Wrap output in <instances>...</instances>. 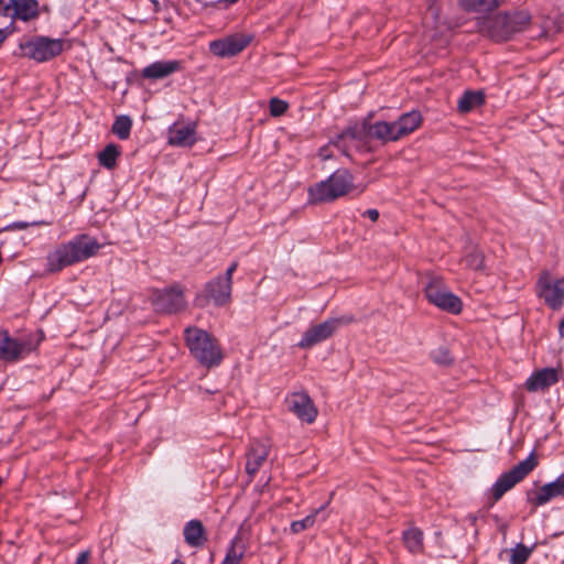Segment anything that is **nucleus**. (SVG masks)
Listing matches in <instances>:
<instances>
[{
	"label": "nucleus",
	"instance_id": "nucleus-20",
	"mask_svg": "<svg viewBox=\"0 0 564 564\" xmlns=\"http://www.w3.org/2000/svg\"><path fill=\"white\" fill-rule=\"evenodd\" d=\"M185 543L194 549H200L208 540L207 531L203 522L198 519L189 520L183 528Z\"/></svg>",
	"mask_w": 564,
	"mask_h": 564
},
{
	"label": "nucleus",
	"instance_id": "nucleus-14",
	"mask_svg": "<svg viewBox=\"0 0 564 564\" xmlns=\"http://www.w3.org/2000/svg\"><path fill=\"white\" fill-rule=\"evenodd\" d=\"M350 321V318H330L321 324L314 325L303 334L297 346L303 349L312 348L318 343L329 338L341 323H349Z\"/></svg>",
	"mask_w": 564,
	"mask_h": 564
},
{
	"label": "nucleus",
	"instance_id": "nucleus-11",
	"mask_svg": "<svg viewBox=\"0 0 564 564\" xmlns=\"http://www.w3.org/2000/svg\"><path fill=\"white\" fill-rule=\"evenodd\" d=\"M556 498H564V473L542 486L534 482V486L525 491V501L533 508L545 506Z\"/></svg>",
	"mask_w": 564,
	"mask_h": 564
},
{
	"label": "nucleus",
	"instance_id": "nucleus-44",
	"mask_svg": "<svg viewBox=\"0 0 564 564\" xmlns=\"http://www.w3.org/2000/svg\"><path fill=\"white\" fill-rule=\"evenodd\" d=\"M506 2H507V0H495L496 8H498L500 4H503Z\"/></svg>",
	"mask_w": 564,
	"mask_h": 564
},
{
	"label": "nucleus",
	"instance_id": "nucleus-36",
	"mask_svg": "<svg viewBox=\"0 0 564 564\" xmlns=\"http://www.w3.org/2000/svg\"><path fill=\"white\" fill-rule=\"evenodd\" d=\"M89 560H90V551L85 550L78 554L75 564H90Z\"/></svg>",
	"mask_w": 564,
	"mask_h": 564
},
{
	"label": "nucleus",
	"instance_id": "nucleus-22",
	"mask_svg": "<svg viewBox=\"0 0 564 564\" xmlns=\"http://www.w3.org/2000/svg\"><path fill=\"white\" fill-rule=\"evenodd\" d=\"M195 126L174 124L169 129V143L176 147H191L195 143Z\"/></svg>",
	"mask_w": 564,
	"mask_h": 564
},
{
	"label": "nucleus",
	"instance_id": "nucleus-12",
	"mask_svg": "<svg viewBox=\"0 0 564 564\" xmlns=\"http://www.w3.org/2000/svg\"><path fill=\"white\" fill-rule=\"evenodd\" d=\"M41 339H15L8 332L0 333V360L14 362L35 350Z\"/></svg>",
	"mask_w": 564,
	"mask_h": 564
},
{
	"label": "nucleus",
	"instance_id": "nucleus-16",
	"mask_svg": "<svg viewBox=\"0 0 564 564\" xmlns=\"http://www.w3.org/2000/svg\"><path fill=\"white\" fill-rule=\"evenodd\" d=\"M250 42V36L236 34L210 42L209 50L218 57H231L242 52Z\"/></svg>",
	"mask_w": 564,
	"mask_h": 564
},
{
	"label": "nucleus",
	"instance_id": "nucleus-42",
	"mask_svg": "<svg viewBox=\"0 0 564 564\" xmlns=\"http://www.w3.org/2000/svg\"><path fill=\"white\" fill-rule=\"evenodd\" d=\"M150 1H151V2L153 3V6H154L153 11H154V12H159V11H160V4H159V1H158V0H150Z\"/></svg>",
	"mask_w": 564,
	"mask_h": 564
},
{
	"label": "nucleus",
	"instance_id": "nucleus-46",
	"mask_svg": "<svg viewBox=\"0 0 564 564\" xmlns=\"http://www.w3.org/2000/svg\"><path fill=\"white\" fill-rule=\"evenodd\" d=\"M560 32V29L556 28L554 31H552V34H555V33H558Z\"/></svg>",
	"mask_w": 564,
	"mask_h": 564
},
{
	"label": "nucleus",
	"instance_id": "nucleus-41",
	"mask_svg": "<svg viewBox=\"0 0 564 564\" xmlns=\"http://www.w3.org/2000/svg\"><path fill=\"white\" fill-rule=\"evenodd\" d=\"M558 334L561 337H564V318L560 322Z\"/></svg>",
	"mask_w": 564,
	"mask_h": 564
},
{
	"label": "nucleus",
	"instance_id": "nucleus-7",
	"mask_svg": "<svg viewBox=\"0 0 564 564\" xmlns=\"http://www.w3.org/2000/svg\"><path fill=\"white\" fill-rule=\"evenodd\" d=\"M330 144L346 156H349L351 151H369L367 121L356 122L347 127L330 140Z\"/></svg>",
	"mask_w": 564,
	"mask_h": 564
},
{
	"label": "nucleus",
	"instance_id": "nucleus-19",
	"mask_svg": "<svg viewBox=\"0 0 564 564\" xmlns=\"http://www.w3.org/2000/svg\"><path fill=\"white\" fill-rule=\"evenodd\" d=\"M270 444L268 441L256 440L251 443L246 462V471L253 476L258 473L269 455Z\"/></svg>",
	"mask_w": 564,
	"mask_h": 564
},
{
	"label": "nucleus",
	"instance_id": "nucleus-24",
	"mask_svg": "<svg viewBox=\"0 0 564 564\" xmlns=\"http://www.w3.org/2000/svg\"><path fill=\"white\" fill-rule=\"evenodd\" d=\"M368 139L375 138L383 143L398 141V134L394 130V123L388 121H376L370 124L367 121Z\"/></svg>",
	"mask_w": 564,
	"mask_h": 564
},
{
	"label": "nucleus",
	"instance_id": "nucleus-10",
	"mask_svg": "<svg viewBox=\"0 0 564 564\" xmlns=\"http://www.w3.org/2000/svg\"><path fill=\"white\" fill-rule=\"evenodd\" d=\"M150 300L154 311L162 314L178 313L186 307L184 291L177 284L153 291Z\"/></svg>",
	"mask_w": 564,
	"mask_h": 564
},
{
	"label": "nucleus",
	"instance_id": "nucleus-45",
	"mask_svg": "<svg viewBox=\"0 0 564 564\" xmlns=\"http://www.w3.org/2000/svg\"><path fill=\"white\" fill-rule=\"evenodd\" d=\"M172 564H185L182 560L176 558L172 562Z\"/></svg>",
	"mask_w": 564,
	"mask_h": 564
},
{
	"label": "nucleus",
	"instance_id": "nucleus-9",
	"mask_svg": "<svg viewBox=\"0 0 564 564\" xmlns=\"http://www.w3.org/2000/svg\"><path fill=\"white\" fill-rule=\"evenodd\" d=\"M538 465L534 453L514 465L510 470L502 473L496 479V502L517 484L522 481Z\"/></svg>",
	"mask_w": 564,
	"mask_h": 564
},
{
	"label": "nucleus",
	"instance_id": "nucleus-27",
	"mask_svg": "<svg viewBox=\"0 0 564 564\" xmlns=\"http://www.w3.org/2000/svg\"><path fill=\"white\" fill-rule=\"evenodd\" d=\"M534 551V545L527 546L523 543H517L513 547L509 550H502L499 553V557H502L505 553L509 554V563L510 564H527L530 556Z\"/></svg>",
	"mask_w": 564,
	"mask_h": 564
},
{
	"label": "nucleus",
	"instance_id": "nucleus-43",
	"mask_svg": "<svg viewBox=\"0 0 564 564\" xmlns=\"http://www.w3.org/2000/svg\"><path fill=\"white\" fill-rule=\"evenodd\" d=\"M14 226L19 229H25L28 227V224L26 223H17Z\"/></svg>",
	"mask_w": 564,
	"mask_h": 564
},
{
	"label": "nucleus",
	"instance_id": "nucleus-28",
	"mask_svg": "<svg viewBox=\"0 0 564 564\" xmlns=\"http://www.w3.org/2000/svg\"><path fill=\"white\" fill-rule=\"evenodd\" d=\"M240 542L241 536L239 534L231 539L230 544L226 551V555L220 564H240L246 551L245 545L238 547Z\"/></svg>",
	"mask_w": 564,
	"mask_h": 564
},
{
	"label": "nucleus",
	"instance_id": "nucleus-2",
	"mask_svg": "<svg viewBox=\"0 0 564 564\" xmlns=\"http://www.w3.org/2000/svg\"><path fill=\"white\" fill-rule=\"evenodd\" d=\"M356 188L352 174L339 169L326 180L315 183L308 188V202L313 205L330 203Z\"/></svg>",
	"mask_w": 564,
	"mask_h": 564
},
{
	"label": "nucleus",
	"instance_id": "nucleus-6",
	"mask_svg": "<svg viewBox=\"0 0 564 564\" xmlns=\"http://www.w3.org/2000/svg\"><path fill=\"white\" fill-rule=\"evenodd\" d=\"M424 286V294L430 303L452 314H459L463 310L462 300L449 292L440 276L430 275Z\"/></svg>",
	"mask_w": 564,
	"mask_h": 564
},
{
	"label": "nucleus",
	"instance_id": "nucleus-31",
	"mask_svg": "<svg viewBox=\"0 0 564 564\" xmlns=\"http://www.w3.org/2000/svg\"><path fill=\"white\" fill-rule=\"evenodd\" d=\"M462 8L466 11L490 12L494 7V0H459Z\"/></svg>",
	"mask_w": 564,
	"mask_h": 564
},
{
	"label": "nucleus",
	"instance_id": "nucleus-30",
	"mask_svg": "<svg viewBox=\"0 0 564 564\" xmlns=\"http://www.w3.org/2000/svg\"><path fill=\"white\" fill-rule=\"evenodd\" d=\"M132 120L128 116H119L116 118L111 131L120 139L126 140L130 137Z\"/></svg>",
	"mask_w": 564,
	"mask_h": 564
},
{
	"label": "nucleus",
	"instance_id": "nucleus-34",
	"mask_svg": "<svg viewBox=\"0 0 564 564\" xmlns=\"http://www.w3.org/2000/svg\"><path fill=\"white\" fill-rule=\"evenodd\" d=\"M465 263L474 270H481L484 268V254L479 251H473L465 257Z\"/></svg>",
	"mask_w": 564,
	"mask_h": 564
},
{
	"label": "nucleus",
	"instance_id": "nucleus-47",
	"mask_svg": "<svg viewBox=\"0 0 564 564\" xmlns=\"http://www.w3.org/2000/svg\"><path fill=\"white\" fill-rule=\"evenodd\" d=\"M500 530L505 533V527L503 525L500 527Z\"/></svg>",
	"mask_w": 564,
	"mask_h": 564
},
{
	"label": "nucleus",
	"instance_id": "nucleus-8",
	"mask_svg": "<svg viewBox=\"0 0 564 564\" xmlns=\"http://www.w3.org/2000/svg\"><path fill=\"white\" fill-rule=\"evenodd\" d=\"M530 20L527 11L496 12V42L512 40L527 29Z\"/></svg>",
	"mask_w": 564,
	"mask_h": 564
},
{
	"label": "nucleus",
	"instance_id": "nucleus-1",
	"mask_svg": "<svg viewBox=\"0 0 564 564\" xmlns=\"http://www.w3.org/2000/svg\"><path fill=\"white\" fill-rule=\"evenodd\" d=\"M101 245L87 234L75 236L67 242L57 245L46 256V272L57 273L67 267L86 261L96 256Z\"/></svg>",
	"mask_w": 564,
	"mask_h": 564
},
{
	"label": "nucleus",
	"instance_id": "nucleus-21",
	"mask_svg": "<svg viewBox=\"0 0 564 564\" xmlns=\"http://www.w3.org/2000/svg\"><path fill=\"white\" fill-rule=\"evenodd\" d=\"M422 122V115L417 110H412L400 116L398 120L393 121L398 139L400 140L414 132Z\"/></svg>",
	"mask_w": 564,
	"mask_h": 564
},
{
	"label": "nucleus",
	"instance_id": "nucleus-29",
	"mask_svg": "<svg viewBox=\"0 0 564 564\" xmlns=\"http://www.w3.org/2000/svg\"><path fill=\"white\" fill-rule=\"evenodd\" d=\"M120 155V149L115 143H109L105 149L98 153V162L101 166L112 170L117 165V160Z\"/></svg>",
	"mask_w": 564,
	"mask_h": 564
},
{
	"label": "nucleus",
	"instance_id": "nucleus-25",
	"mask_svg": "<svg viewBox=\"0 0 564 564\" xmlns=\"http://www.w3.org/2000/svg\"><path fill=\"white\" fill-rule=\"evenodd\" d=\"M423 531L416 527H412L402 533V541L405 549L412 554H420L424 550Z\"/></svg>",
	"mask_w": 564,
	"mask_h": 564
},
{
	"label": "nucleus",
	"instance_id": "nucleus-18",
	"mask_svg": "<svg viewBox=\"0 0 564 564\" xmlns=\"http://www.w3.org/2000/svg\"><path fill=\"white\" fill-rule=\"evenodd\" d=\"M286 402L290 411L295 413L301 421L307 423H312L315 421L317 410L314 406V403L307 393H292Z\"/></svg>",
	"mask_w": 564,
	"mask_h": 564
},
{
	"label": "nucleus",
	"instance_id": "nucleus-23",
	"mask_svg": "<svg viewBox=\"0 0 564 564\" xmlns=\"http://www.w3.org/2000/svg\"><path fill=\"white\" fill-rule=\"evenodd\" d=\"M181 68L178 61H159L150 64L142 70V76L149 79L164 78Z\"/></svg>",
	"mask_w": 564,
	"mask_h": 564
},
{
	"label": "nucleus",
	"instance_id": "nucleus-37",
	"mask_svg": "<svg viewBox=\"0 0 564 564\" xmlns=\"http://www.w3.org/2000/svg\"><path fill=\"white\" fill-rule=\"evenodd\" d=\"M364 216L369 217L372 221H377L379 218V212L377 209H367Z\"/></svg>",
	"mask_w": 564,
	"mask_h": 564
},
{
	"label": "nucleus",
	"instance_id": "nucleus-3",
	"mask_svg": "<svg viewBox=\"0 0 564 564\" xmlns=\"http://www.w3.org/2000/svg\"><path fill=\"white\" fill-rule=\"evenodd\" d=\"M184 334L187 348L200 365L213 368L221 362L224 358L221 347L209 333L192 326L187 327Z\"/></svg>",
	"mask_w": 564,
	"mask_h": 564
},
{
	"label": "nucleus",
	"instance_id": "nucleus-13",
	"mask_svg": "<svg viewBox=\"0 0 564 564\" xmlns=\"http://www.w3.org/2000/svg\"><path fill=\"white\" fill-rule=\"evenodd\" d=\"M538 296L552 310H560L564 304V276L552 281L547 273L538 280Z\"/></svg>",
	"mask_w": 564,
	"mask_h": 564
},
{
	"label": "nucleus",
	"instance_id": "nucleus-33",
	"mask_svg": "<svg viewBox=\"0 0 564 564\" xmlns=\"http://www.w3.org/2000/svg\"><path fill=\"white\" fill-rule=\"evenodd\" d=\"M289 104L276 97L271 98L269 102L270 115L272 117H280L286 112Z\"/></svg>",
	"mask_w": 564,
	"mask_h": 564
},
{
	"label": "nucleus",
	"instance_id": "nucleus-26",
	"mask_svg": "<svg viewBox=\"0 0 564 564\" xmlns=\"http://www.w3.org/2000/svg\"><path fill=\"white\" fill-rule=\"evenodd\" d=\"M485 102V95L481 90H467L458 99L457 110L459 113H467Z\"/></svg>",
	"mask_w": 564,
	"mask_h": 564
},
{
	"label": "nucleus",
	"instance_id": "nucleus-4",
	"mask_svg": "<svg viewBox=\"0 0 564 564\" xmlns=\"http://www.w3.org/2000/svg\"><path fill=\"white\" fill-rule=\"evenodd\" d=\"M21 56L45 63L59 56L65 48V40L52 39L44 35H34L20 42Z\"/></svg>",
	"mask_w": 564,
	"mask_h": 564
},
{
	"label": "nucleus",
	"instance_id": "nucleus-32",
	"mask_svg": "<svg viewBox=\"0 0 564 564\" xmlns=\"http://www.w3.org/2000/svg\"><path fill=\"white\" fill-rule=\"evenodd\" d=\"M318 513V510H315L313 513L306 516L305 518L301 520L292 521L290 529L291 532L294 534L301 533L310 528H312L316 521V516Z\"/></svg>",
	"mask_w": 564,
	"mask_h": 564
},
{
	"label": "nucleus",
	"instance_id": "nucleus-17",
	"mask_svg": "<svg viewBox=\"0 0 564 564\" xmlns=\"http://www.w3.org/2000/svg\"><path fill=\"white\" fill-rule=\"evenodd\" d=\"M561 372L553 367L539 369L527 379L524 387L529 392L544 391L560 381Z\"/></svg>",
	"mask_w": 564,
	"mask_h": 564
},
{
	"label": "nucleus",
	"instance_id": "nucleus-38",
	"mask_svg": "<svg viewBox=\"0 0 564 564\" xmlns=\"http://www.w3.org/2000/svg\"><path fill=\"white\" fill-rule=\"evenodd\" d=\"M329 145H332L330 142L319 150V155L323 160H328L330 158V154L328 153Z\"/></svg>",
	"mask_w": 564,
	"mask_h": 564
},
{
	"label": "nucleus",
	"instance_id": "nucleus-39",
	"mask_svg": "<svg viewBox=\"0 0 564 564\" xmlns=\"http://www.w3.org/2000/svg\"><path fill=\"white\" fill-rule=\"evenodd\" d=\"M550 34H551V30H550V28H549L546 24H544V25H543V28H542V31H541V33L538 35V37H540V39H541V37H549V36H550Z\"/></svg>",
	"mask_w": 564,
	"mask_h": 564
},
{
	"label": "nucleus",
	"instance_id": "nucleus-15",
	"mask_svg": "<svg viewBox=\"0 0 564 564\" xmlns=\"http://www.w3.org/2000/svg\"><path fill=\"white\" fill-rule=\"evenodd\" d=\"M0 12L13 20L28 22L39 18L40 4L37 0H0Z\"/></svg>",
	"mask_w": 564,
	"mask_h": 564
},
{
	"label": "nucleus",
	"instance_id": "nucleus-40",
	"mask_svg": "<svg viewBox=\"0 0 564 564\" xmlns=\"http://www.w3.org/2000/svg\"><path fill=\"white\" fill-rule=\"evenodd\" d=\"M8 35H9V32H7L6 29H0V45L6 41Z\"/></svg>",
	"mask_w": 564,
	"mask_h": 564
},
{
	"label": "nucleus",
	"instance_id": "nucleus-5",
	"mask_svg": "<svg viewBox=\"0 0 564 564\" xmlns=\"http://www.w3.org/2000/svg\"><path fill=\"white\" fill-rule=\"evenodd\" d=\"M238 267L232 262L226 271L225 276H217L206 283L202 293L197 294L194 304L198 307H205L209 302L217 306L225 305L230 301L232 274Z\"/></svg>",
	"mask_w": 564,
	"mask_h": 564
},
{
	"label": "nucleus",
	"instance_id": "nucleus-35",
	"mask_svg": "<svg viewBox=\"0 0 564 564\" xmlns=\"http://www.w3.org/2000/svg\"><path fill=\"white\" fill-rule=\"evenodd\" d=\"M433 358L436 362L442 365H449L453 361L448 350L445 348H440L436 350Z\"/></svg>",
	"mask_w": 564,
	"mask_h": 564
}]
</instances>
